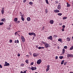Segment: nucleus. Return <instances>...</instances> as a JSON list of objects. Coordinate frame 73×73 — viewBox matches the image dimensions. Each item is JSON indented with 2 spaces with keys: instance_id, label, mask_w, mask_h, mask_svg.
<instances>
[{
  "instance_id": "obj_1",
  "label": "nucleus",
  "mask_w": 73,
  "mask_h": 73,
  "mask_svg": "<svg viewBox=\"0 0 73 73\" xmlns=\"http://www.w3.org/2000/svg\"><path fill=\"white\" fill-rule=\"evenodd\" d=\"M44 45L45 48H49V47L50 46V45H49V44L46 43V44H45Z\"/></svg>"
},
{
  "instance_id": "obj_2",
  "label": "nucleus",
  "mask_w": 73,
  "mask_h": 73,
  "mask_svg": "<svg viewBox=\"0 0 73 73\" xmlns=\"http://www.w3.org/2000/svg\"><path fill=\"white\" fill-rule=\"evenodd\" d=\"M29 35L30 36H31L32 35H33L34 36H36V34L35 33L33 32V33H29Z\"/></svg>"
},
{
  "instance_id": "obj_3",
  "label": "nucleus",
  "mask_w": 73,
  "mask_h": 73,
  "mask_svg": "<svg viewBox=\"0 0 73 73\" xmlns=\"http://www.w3.org/2000/svg\"><path fill=\"white\" fill-rule=\"evenodd\" d=\"M9 63H7V62H5L4 66H9Z\"/></svg>"
},
{
  "instance_id": "obj_4",
  "label": "nucleus",
  "mask_w": 73,
  "mask_h": 73,
  "mask_svg": "<svg viewBox=\"0 0 73 73\" xmlns=\"http://www.w3.org/2000/svg\"><path fill=\"white\" fill-rule=\"evenodd\" d=\"M41 59H39L37 62V64H41Z\"/></svg>"
},
{
  "instance_id": "obj_5",
  "label": "nucleus",
  "mask_w": 73,
  "mask_h": 73,
  "mask_svg": "<svg viewBox=\"0 0 73 73\" xmlns=\"http://www.w3.org/2000/svg\"><path fill=\"white\" fill-rule=\"evenodd\" d=\"M21 40L22 42H25V38H24V37L23 36H21Z\"/></svg>"
},
{
  "instance_id": "obj_6",
  "label": "nucleus",
  "mask_w": 73,
  "mask_h": 73,
  "mask_svg": "<svg viewBox=\"0 0 73 73\" xmlns=\"http://www.w3.org/2000/svg\"><path fill=\"white\" fill-rule=\"evenodd\" d=\"M38 56V53H34L33 54V56L35 57H37V56Z\"/></svg>"
},
{
  "instance_id": "obj_7",
  "label": "nucleus",
  "mask_w": 73,
  "mask_h": 73,
  "mask_svg": "<svg viewBox=\"0 0 73 73\" xmlns=\"http://www.w3.org/2000/svg\"><path fill=\"white\" fill-rule=\"evenodd\" d=\"M61 5H58L57 7V9L59 10H60L61 9Z\"/></svg>"
},
{
  "instance_id": "obj_8",
  "label": "nucleus",
  "mask_w": 73,
  "mask_h": 73,
  "mask_svg": "<svg viewBox=\"0 0 73 73\" xmlns=\"http://www.w3.org/2000/svg\"><path fill=\"white\" fill-rule=\"evenodd\" d=\"M54 12L55 13H58V12H60V11L58 9H56L54 10Z\"/></svg>"
},
{
  "instance_id": "obj_9",
  "label": "nucleus",
  "mask_w": 73,
  "mask_h": 73,
  "mask_svg": "<svg viewBox=\"0 0 73 73\" xmlns=\"http://www.w3.org/2000/svg\"><path fill=\"white\" fill-rule=\"evenodd\" d=\"M31 69L32 70H36V67H32L31 68Z\"/></svg>"
},
{
  "instance_id": "obj_10",
  "label": "nucleus",
  "mask_w": 73,
  "mask_h": 73,
  "mask_svg": "<svg viewBox=\"0 0 73 73\" xmlns=\"http://www.w3.org/2000/svg\"><path fill=\"white\" fill-rule=\"evenodd\" d=\"M47 38L49 40H52V36H50L49 37H48Z\"/></svg>"
},
{
  "instance_id": "obj_11",
  "label": "nucleus",
  "mask_w": 73,
  "mask_h": 73,
  "mask_svg": "<svg viewBox=\"0 0 73 73\" xmlns=\"http://www.w3.org/2000/svg\"><path fill=\"white\" fill-rule=\"evenodd\" d=\"M2 14H3L4 12V8H3L1 11Z\"/></svg>"
},
{
  "instance_id": "obj_12",
  "label": "nucleus",
  "mask_w": 73,
  "mask_h": 73,
  "mask_svg": "<svg viewBox=\"0 0 73 73\" xmlns=\"http://www.w3.org/2000/svg\"><path fill=\"white\" fill-rule=\"evenodd\" d=\"M50 22L51 24H53V23H54V21H53V20H50Z\"/></svg>"
},
{
  "instance_id": "obj_13",
  "label": "nucleus",
  "mask_w": 73,
  "mask_h": 73,
  "mask_svg": "<svg viewBox=\"0 0 73 73\" xmlns=\"http://www.w3.org/2000/svg\"><path fill=\"white\" fill-rule=\"evenodd\" d=\"M20 32V31H18L17 32H16L15 33V36H18V35H19V34H18V33H17V32Z\"/></svg>"
},
{
  "instance_id": "obj_14",
  "label": "nucleus",
  "mask_w": 73,
  "mask_h": 73,
  "mask_svg": "<svg viewBox=\"0 0 73 73\" xmlns=\"http://www.w3.org/2000/svg\"><path fill=\"white\" fill-rule=\"evenodd\" d=\"M27 20L28 21H29L31 20V18L28 17L27 18Z\"/></svg>"
},
{
  "instance_id": "obj_15",
  "label": "nucleus",
  "mask_w": 73,
  "mask_h": 73,
  "mask_svg": "<svg viewBox=\"0 0 73 73\" xmlns=\"http://www.w3.org/2000/svg\"><path fill=\"white\" fill-rule=\"evenodd\" d=\"M66 40L67 41H70V38H69L68 37L67 38Z\"/></svg>"
},
{
  "instance_id": "obj_16",
  "label": "nucleus",
  "mask_w": 73,
  "mask_h": 73,
  "mask_svg": "<svg viewBox=\"0 0 73 73\" xmlns=\"http://www.w3.org/2000/svg\"><path fill=\"white\" fill-rule=\"evenodd\" d=\"M18 19H17V18H15L14 19V21H15V22H16V21H17Z\"/></svg>"
},
{
  "instance_id": "obj_17",
  "label": "nucleus",
  "mask_w": 73,
  "mask_h": 73,
  "mask_svg": "<svg viewBox=\"0 0 73 73\" xmlns=\"http://www.w3.org/2000/svg\"><path fill=\"white\" fill-rule=\"evenodd\" d=\"M67 7H70V5L68 3H67Z\"/></svg>"
},
{
  "instance_id": "obj_18",
  "label": "nucleus",
  "mask_w": 73,
  "mask_h": 73,
  "mask_svg": "<svg viewBox=\"0 0 73 73\" xmlns=\"http://www.w3.org/2000/svg\"><path fill=\"white\" fill-rule=\"evenodd\" d=\"M65 52V49L63 48L62 49V53L63 54Z\"/></svg>"
},
{
  "instance_id": "obj_19",
  "label": "nucleus",
  "mask_w": 73,
  "mask_h": 73,
  "mask_svg": "<svg viewBox=\"0 0 73 73\" xmlns=\"http://www.w3.org/2000/svg\"><path fill=\"white\" fill-rule=\"evenodd\" d=\"M58 41H60V42H62V39L59 38L58 39Z\"/></svg>"
},
{
  "instance_id": "obj_20",
  "label": "nucleus",
  "mask_w": 73,
  "mask_h": 73,
  "mask_svg": "<svg viewBox=\"0 0 73 73\" xmlns=\"http://www.w3.org/2000/svg\"><path fill=\"white\" fill-rule=\"evenodd\" d=\"M70 54H68L67 55V56L68 57H70Z\"/></svg>"
},
{
  "instance_id": "obj_21",
  "label": "nucleus",
  "mask_w": 73,
  "mask_h": 73,
  "mask_svg": "<svg viewBox=\"0 0 73 73\" xmlns=\"http://www.w3.org/2000/svg\"><path fill=\"white\" fill-rule=\"evenodd\" d=\"M2 21H5V18H3L2 19Z\"/></svg>"
},
{
  "instance_id": "obj_22",
  "label": "nucleus",
  "mask_w": 73,
  "mask_h": 73,
  "mask_svg": "<svg viewBox=\"0 0 73 73\" xmlns=\"http://www.w3.org/2000/svg\"><path fill=\"white\" fill-rule=\"evenodd\" d=\"M64 62V60H62L61 63V64H63Z\"/></svg>"
},
{
  "instance_id": "obj_23",
  "label": "nucleus",
  "mask_w": 73,
  "mask_h": 73,
  "mask_svg": "<svg viewBox=\"0 0 73 73\" xmlns=\"http://www.w3.org/2000/svg\"><path fill=\"white\" fill-rule=\"evenodd\" d=\"M63 57V56H59V58H60V59H62Z\"/></svg>"
},
{
  "instance_id": "obj_24",
  "label": "nucleus",
  "mask_w": 73,
  "mask_h": 73,
  "mask_svg": "<svg viewBox=\"0 0 73 73\" xmlns=\"http://www.w3.org/2000/svg\"><path fill=\"white\" fill-rule=\"evenodd\" d=\"M47 4H49V2H48V0H45Z\"/></svg>"
},
{
  "instance_id": "obj_25",
  "label": "nucleus",
  "mask_w": 73,
  "mask_h": 73,
  "mask_svg": "<svg viewBox=\"0 0 73 73\" xmlns=\"http://www.w3.org/2000/svg\"><path fill=\"white\" fill-rule=\"evenodd\" d=\"M21 19L23 21H24V17H21Z\"/></svg>"
},
{
  "instance_id": "obj_26",
  "label": "nucleus",
  "mask_w": 73,
  "mask_h": 73,
  "mask_svg": "<svg viewBox=\"0 0 73 73\" xmlns=\"http://www.w3.org/2000/svg\"><path fill=\"white\" fill-rule=\"evenodd\" d=\"M58 15L59 16H61V15H62V14H61V13H58Z\"/></svg>"
},
{
  "instance_id": "obj_27",
  "label": "nucleus",
  "mask_w": 73,
  "mask_h": 73,
  "mask_svg": "<svg viewBox=\"0 0 73 73\" xmlns=\"http://www.w3.org/2000/svg\"><path fill=\"white\" fill-rule=\"evenodd\" d=\"M53 36L54 38H56L57 37V35H54Z\"/></svg>"
},
{
  "instance_id": "obj_28",
  "label": "nucleus",
  "mask_w": 73,
  "mask_h": 73,
  "mask_svg": "<svg viewBox=\"0 0 73 73\" xmlns=\"http://www.w3.org/2000/svg\"><path fill=\"white\" fill-rule=\"evenodd\" d=\"M4 23L3 22L0 23V25H2Z\"/></svg>"
},
{
  "instance_id": "obj_29",
  "label": "nucleus",
  "mask_w": 73,
  "mask_h": 73,
  "mask_svg": "<svg viewBox=\"0 0 73 73\" xmlns=\"http://www.w3.org/2000/svg\"><path fill=\"white\" fill-rule=\"evenodd\" d=\"M67 17H64L63 18V19L64 20H65V19H66Z\"/></svg>"
},
{
  "instance_id": "obj_30",
  "label": "nucleus",
  "mask_w": 73,
  "mask_h": 73,
  "mask_svg": "<svg viewBox=\"0 0 73 73\" xmlns=\"http://www.w3.org/2000/svg\"><path fill=\"white\" fill-rule=\"evenodd\" d=\"M25 62L27 64H28V60H26Z\"/></svg>"
},
{
  "instance_id": "obj_31",
  "label": "nucleus",
  "mask_w": 73,
  "mask_h": 73,
  "mask_svg": "<svg viewBox=\"0 0 73 73\" xmlns=\"http://www.w3.org/2000/svg\"><path fill=\"white\" fill-rule=\"evenodd\" d=\"M73 55L72 54H70V57H73Z\"/></svg>"
},
{
  "instance_id": "obj_32",
  "label": "nucleus",
  "mask_w": 73,
  "mask_h": 73,
  "mask_svg": "<svg viewBox=\"0 0 73 73\" xmlns=\"http://www.w3.org/2000/svg\"><path fill=\"white\" fill-rule=\"evenodd\" d=\"M32 4H33V3L32 2H30L29 3V4H30V5H32Z\"/></svg>"
},
{
  "instance_id": "obj_33",
  "label": "nucleus",
  "mask_w": 73,
  "mask_h": 73,
  "mask_svg": "<svg viewBox=\"0 0 73 73\" xmlns=\"http://www.w3.org/2000/svg\"><path fill=\"white\" fill-rule=\"evenodd\" d=\"M9 42L10 43H11V42H12V40H10L9 41Z\"/></svg>"
},
{
  "instance_id": "obj_34",
  "label": "nucleus",
  "mask_w": 73,
  "mask_h": 73,
  "mask_svg": "<svg viewBox=\"0 0 73 73\" xmlns=\"http://www.w3.org/2000/svg\"><path fill=\"white\" fill-rule=\"evenodd\" d=\"M62 27V28L63 29H64L65 28V25H63Z\"/></svg>"
},
{
  "instance_id": "obj_35",
  "label": "nucleus",
  "mask_w": 73,
  "mask_h": 73,
  "mask_svg": "<svg viewBox=\"0 0 73 73\" xmlns=\"http://www.w3.org/2000/svg\"><path fill=\"white\" fill-rule=\"evenodd\" d=\"M47 67V68L49 69V65H48Z\"/></svg>"
},
{
  "instance_id": "obj_36",
  "label": "nucleus",
  "mask_w": 73,
  "mask_h": 73,
  "mask_svg": "<svg viewBox=\"0 0 73 73\" xmlns=\"http://www.w3.org/2000/svg\"><path fill=\"white\" fill-rule=\"evenodd\" d=\"M64 48H65V49H66L67 48V46H65L64 47Z\"/></svg>"
},
{
  "instance_id": "obj_37",
  "label": "nucleus",
  "mask_w": 73,
  "mask_h": 73,
  "mask_svg": "<svg viewBox=\"0 0 73 73\" xmlns=\"http://www.w3.org/2000/svg\"><path fill=\"white\" fill-rule=\"evenodd\" d=\"M57 58H58V56H56L55 57V59H56V60H57Z\"/></svg>"
},
{
  "instance_id": "obj_38",
  "label": "nucleus",
  "mask_w": 73,
  "mask_h": 73,
  "mask_svg": "<svg viewBox=\"0 0 73 73\" xmlns=\"http://www.w3.org/2000/svg\"><path fill=\"white\" fill-rule=\"evenodd\" d=\"M49 70V69L47 68V69H46V72H48Z\"/></svg>"
},
{
  "instance_id": "obj_39",
  "label": "nucleus",
  "mask_w": 73,
  "mask_h": 73,
  "mask_svg": "<svg viewBox=\"0 0 73 73\" xmlns=\"http://www.w3.org/2000/svg\"><path fill=\"white\" fill-rule=\"evenodd\" d=\"M27 71V70L24 71L23 73H26V72Z\"/></svg>"
},
{
  "instance_id": "obj_40",
  "label": "nucleus",
  "mask_w": 73,
  "mask_h": 73,
  "mask_svg": "<svg viewBox=\"0 0 73 73\" xmlns=\"http://www.w3.org/2000/svg\"><path fill=\"white\" fill-rule=\"evenodd\" d=\"M24 64H21V66H24Z\"/></svg>"
},
{
  "instance_id": "obj_41",
  "label": "nucleus",
  "mask_w": 73,
  "mask_h": 73,
  "mask_svg": "<svg viewBox=\"0 0 73 73\" xmlns=\"http://www.w3.org/2000/svg\"><path fill=\"white\" fill-rule=\"evenodd\" d=\"M38 49H41V47H38Z\"/></svg>"
},
{
  "instance_id": "obj_42",
  "label": "nucleus",
  "mask_w": 73,
  "mask_h": 73,
  "mask_svg": "<svg viewBox=\"0 0 73 73\" xmlns=\"http://www.w3.org/2000/svg\"><path fill=\"white\" fill-rule=\"evenodd\" d=\"M67 63V62H64V65H66V64Z\"/></svg>"
},
{
  "instance_id": "obj_43",
  "label": "nucleus",
  "mask_w": 73,
  "mask_h": 73,
  "mask_svg": "<svg viewBox=\"0 0 73 73\" xmlns=\"http://www.w3.org/2000/svg\"><path fill=\"white\" fill-rule=\"evenodd\" d=\"M31 65H33V62H32L31 63Z\"/></svg>"
},
{
  "instance_id": "obj_44",
  "label": "nucleus",
  "mask_w": 73,
  "mask_h": 73,
  "mask_svg": "<svg viewBox=\"0 0 73 73\" xmlns=\"http://www.w3.org/2000/svg\"><path fill=\"white\" fill-rule=\"evenodd\" d=\"M26 1H27V0H23V3H25V2H26Z\"/></svg>"
},
{
  "instance_id": "obj_45",
  "label": "nucleus",
  "mask_w": 73,
  "mask_h": 73,
  "mask_svg": "<svg viewBox=\"0 0 73 73\" xmlns=\"http://www.w3.org/2000/svg\"><path fill=\"white\" fill-rule=\"evenodd\" d=\"M45 13H48V11L47 10H45Z\"/></svg>"
},
{
  "instance_id": "obj_46",
  "label": "nucleus",
  "mask_w": 73,
  "mask_h": 73,
  "mask_svg": "<svg viewBox=\"0 0 73 73\" xmlns=\"http://www.w3.org/2000/svg\"><path fill=\"white\" fill-rule=\"evenodd\" d=\"M42 42V44H44V45H45V43L44 42Z\"/></svg>"
},
{
  "instance_id": "obj_47",
  "label": "nucleus",
  "mask_w": 73,
  "mask_h": 73,
  "mask_svg": "<svg viewBox=\"0 0 73 73\" xmlns=\"http://www.w3.org/2000/svg\"><path fill=\"white\" fill-rule=\"evenodd\" d=\"M42 29L43 30H44L45 29V27H43L42 28Z\"/></svg>"
},
{
  "instance_id": "obj_48",
  "label": "nucleus",
  "mask_w": 73,
  "mask_h": 73,
  "mask_svg": "<svg viewBox=\"0 0 73 73\" xmlns=\"http://www.w3.org/2000/svg\"><path fill=\"white\" fill-rule=\"evenodd\" d=\"M58 3V1H55V4H57Z\"/></svg>"
},
{
  "instance_id": "obj_49",
  "label": "nucleus",
  "mask_w": 73,
  "mask_h": 73,
  "mask_svg": "<svg viewBox=\"0 0 73 73\" xmlns=\"http://www.w3.org/2000/svg\"><path fill=\"white\" fill-rule=\"evenodd\" d=\"M62 31L63 32H64V29L63 28L62 30Z\"/></svg>"
},
{
  "instance_id": "obj_50",
  "label": "nucleus",
  "mask_w": 73,
  "mask_h": 73,
  "mask_svg": "<svg viewBox=\"0 0 73 73\" xmlns=\"http://www.w3.org/2000/svg\"><path fill=\"white\" fill-rule=\"evenodd\" d=\"M17 43H19V40H17Z\"/></svg>"
},
{
  "instance_id": "obj_51",
  "label": "nucleus",
  "mask_w": 73,
  "mask_h": 73,
  "mask_svg": "<svg viewBox=\"0 0 73 73\" xmlns=\"http://www.w3.org/2000/svg\"><path fill=\"white\" fill-rule=\"evenodd\" d=\"M45 48V47H41V49H44Z\"/></svg>"
},
{
  "instance_id": "obj_52",
  "label": "nucleus",
  "mask_w": 73,
  "mask_h": 73,
  "mask_svg": "<svg viewBox=\"0 0 73 73\" xmlns=\"http://www.w3.org/2000/svg\"><path fill=\"white\" fill-rule=\"evenodd\" d=\"M18 57H20V54H18Z\"/></svg>"
},
{
  "instance_id": "obj_53",
  "label": "nucleus",
  "mask_w": 73,
  "mask_h": 73,
  "mask_svg": "<svg viewBox=\"0 0 73 73\" xmlns=\"http://www.w3.org/2000/svg\"><path fill=\"white\" fill-rule=\"evenodd\" d=\"M17 23H20V21H17Z\"/></svg>"
},
{
  "instance_id": "obj_54",
  "label": "nucleus",
  "mask_w": 73,
  "mask_h": 73,
  "mask_svg": "<svg viewBox=\"0 0 73 73\" xmlns=\"http://www.w3.org/2000/svg\"><path fill=\"white\" fill-rule=\"evenodd\" d=\"M0 68H2V66H1V65L0 64Z\"/></svg>"
},
{
  "instance_id": "obj_55",
  "label": "nucleus",
  "mask_w": 73,
  "mask_h": 73,
  "mask_svg": "<svg viewBox=\"0 0 73 73\" xmlns=\"http://www.w3.org/2000/svg\"><path fill=\"white\" fill-rule=\"evenodd\" d=\"M73 48H72L71 47L70 48V50H72V49H73Z\"/></svg>"
},
{
  "instance_id": "obj_56",
  "label": "nucleus",
  "mask_w": 73,
  "mask_h": 73,
  "mask_svg": "<svg viewBox=\"0 0 73 73\" xmlns=\"http://www.w3.org/2000/svg\"><path fill=\"white\" fill-rule=\"evenodd\" d=\"M24 17V15H21V17Z\"/></svg>"
},
{
  "instance_id": "obj_57",
  "label": "nucleus",
  "mask_w": 73,
  "mask_h": 73,
  "mask_svg": "<svg viewBox=\"0 0 73 73\" xmlns=\"http://www.w3.org/2000/svg\"><path fill=\"white\" fill-rule=\"evenodd\" d=\"M59 25H62V23H60L59 24Z\"/></svg>"
},
{
  "instance_id": "obj_58",
  "label": "nucleus",
  "mask_w": 73,
  "mask_h": 73,
  "mask_svg": "<svg viewBox=\"0 0 73 73\" xmlns=\"http://www.w3.org/2000/svg\"><path fill=\"white\" fill-rule=\"evenodd\" d=\"M15 42L16 43V42H17V41L16 40L15 41Z\"/></svg>"
},
{
  "instance_id": "obj_59",
  "label": "nucleus",
  "mask_w": 73,
  "mask_h": 73,
  "mask_svg": "<svg viewBox=\"0 0 73 73\" xmlns=\"http://www.w3.org/2000/svg\"><path fill=\"white\" fill-rule=\"evenodd\" d=\"M26 56H27V57H29V55H26Z\"/></svg>"
},
{
  "instance_id": "obj_60",
  "label": "nucleus",
  "mask_w": 73,
  "mask_h": 73,
  "mask_svg": "<svg viewBox=\"0 0 73 73\" xmlns=\"http://www.w3.org/2000/svg\"><path fill=\"white\" fill-rule=\"evenodd\" d=\"M36 48H38V46H36Z\"/></svg>"
},
{
  "instance_id": "obj_61",
  "label": "nucleus",
  "mask_w": 73,
  "mask_h": 73,
  "mask_svg": "<svg viewBox=\"0 0 73 73\" xmlns=\"http://www.w3.org/2000/svg\"><path fill=\"white\" fill-rule=\"evenodd\" d=\"M21 73H23V71L21 72Z\"/></svg>"
},
{
  "instance_id": "obj_62",
  "label": "nucleus",
  "mask_w": 73,
  "mask_h": 73,
  "mask_svg": "<svg viewBox=\"0 0 73 73\" xmlns=\"http://www.w3.org/2000/svg\"><path fill=\"white\" fill-rule=\"evenodd\" d=\"M70 73H73V72H70Z\"/></svg>"
},
{
  "instance_id": "obj_63",
  "label": "nucleus",
  "mask_w": 73,
  "mask_h": 73,
  "mask_svg": "<svg viewBox=\"0 0 73 73\" xmlns=\"http://www.w3.org/2000/svg\"><path fill=\"white\" fill-rule=\"evenodd\" d=\"M18 36H20V35L19 34H18Z\"/></svg>"
},
{
  "instance_id": "obj_64",
  "label": "nucleus",
  "mask_w": 73,
  "mask_h": 73,
  "mask_svg": "<svg viewBox=\"0 0 73 73\" xmlns=\"http://www.w3.org/2000/svg\"><path fill=\"white\" fill-rule=\"evenodd\" d=\"M71 47L73 49V46H72Z\"/></svg>"
}]
</instances>
